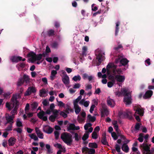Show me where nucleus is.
I'll list each match as a JSON object with an SVG mask.
<instances>
[{"mask_svg": "<svg viewBox=\"0 0 154 154\" xmlns=\"http://www.w3.org/2000/svg\"><path fill=\"white\" fill-rule=\"evenodd\" d=\"M107 75L109 78L114 83L116 80L117 82H123L125 79V76L120 75L122 71L121 68H117V66L114 63H109L107 66Z\"/></svg>", "mask_w": 154, "mask_h": 154, "instance_id": "obj_1", "label": "nucleus"}, {"mask_svg": "<svg viewBox=\"0 0 154 154\" xmlns=\"http://www.w3.org/2000/svg\"><path fill=\"white\" fill-rule=\"evenodd\" d=\"M121 92L117 91L115 92V94L118 96H121L123 94L125 97L124 99V102L126 105H129L131 103L132 99L131 94L128 90L126 88H124L121 90Z\"/></svg>", "mask_w": 154, "mask_h": 154, "instance_id": "obj_2", "label": "nucleus"}, {"mask_svg": "<svg viewBox=\"0 0 154 154\" xmlns=\"http://www.w3.org/2000/svg\"><path fill=\"white\" fill-rule=\"evenodd\" d=\"M20 98V94L16 95L15 96L13 95L11 100L10 103H6V106L8 109L9 110L11 109L14 106L15 104V106H17L19 105V102L17 100V99Z\"/></svg>", "mask_w": 154, "mask_h": 154, "instance_id": "obj_3", "label": "nucleus"}, {"mask_svg": "<svg viewBox=\"0 0 154 154\" xmlns=\"http://www.w3.org/2000/svg\"><path fill=\"white\" fill-rule=\"evenodd\" d=\"M27 56L28 57H31L30 59L32 62L37 61L36 63L38 64H40L42 62V61H40L42 57L41 54L36 55L34 52H32L29 53Z\"/></svg>", "mask_w": 154, "mask_h": 154, "instance_id": "obj_4", "label": "nucleus"}, {"mask_svg": "<svg viewBox=\"0 0 154 154\" xmlns=\"http://www.w3.org/2000/svg\"><path fill=\"white\" fill-rule=\"evenodd\" d=\"M144 109L143 108L139 106H135L134 107V110L135 111L134 116L137 121L139 122L140 121V119L139 116H143Z\"/></svg>", "mask_w": 154, "mask_h": 154, "instance_id": "obj_5", "label": "nucleus"}, {"mask_svg": "<svg viewBox=\"0 0 154 154\" xmlns=\"http://www.w3.org/2000/svg\"><path fill=\"white\" fill-rule=\"evenodd\" d=\"M61 138L68 145H70L72 141V137L71 134L66 133H63L62 134Z\"/></svg>", "mask_w": 154, "mask_h": 154, "instance_id": "obj_6", "label": "nucleus"}, {"mask_svg": "<svg viewBox=\"0 0 154 154\" xmlns=\"http://www.w3.org/2000/svg\"><path fill=\"white\" fill-rule=\"evenodd\" d=\"M115 62L116 64L119 63V66H120L122 65H125L128 63V61L126 59L123 58L122 56H120L116 59Z\"/></svg>", "mask_w": 154, "mask_h": 154, "instance_id": "obj_7", "label": "nucleus"}, {"mask_svg": "<svg viewBox=\"0 0 154 154\" xmlns=\"http://www.w3.org/2000/svg\"><path fill=\"white\" fill-rule=\"evenodd\" d=\"M119 115L121 118H128L131 119L132 117V113L130 110L128 109L126 110L125 112H119Z\"/></svg>", "mask_w": 154, "mask_h": 154, "instance_id": "obj_8", "label": "nucleus"}, {"mask_svg": "<svg viewBox=\"0 0 154 154\" xmlns=\"http://www.w3.org/2000/svg\"><path fill=\"white\" fill-rule=\"evenodd\" d=\"M60 110L56 109H54L53 111V115H51L49 117V119L52 122H54L56 119H58L59 117Z\"/></svg>", "mask_w": 154, "mask_h": 154, "instance_id": "obj_9", "label": "nucleus"}, {"mask_svg": "<svg viewBox=\"0 0 154 154\" xmlns=\"http://www.w3.org/2000/svg\"><path fill=\"white\" fill-rule=\"evenodd\" d=\"M95 53L97 56V58L98 59V61L100 63V64L98 65V66H99L101 62L105 59L104 54L103 53L102 54V52L98 50L95 51Z\"/></svg>", "mask_w": 154, "mask_h": 154, "instance_id": "obj_10", "label": "nucleus"}, {"mask_svg": "<svg viewBox=\"0 0 154 154\" xmlns=\"http://www.w3.org/2000/svg\"><path fill=\"white\" fill-rule=\"evenodd\" d=\"M102 108L101 109L102 117L107 116L109 113V111L106 105L104 104H101Z\"/></svg>", "mask_w": 154, "mask_h": 154, "instance_id": "obj_11", "label": "nucleus"}, {"mask_svg": "<svg viewBox=\"0 0 154 154\" xmlns=\"http://www.w3.org/2000/svg\"><path fill=\"white\" fill-rule=\"evenodd\" d=\"M151 145L146 143H143L140 145V147L141 149L143 150L145 154H148L150 151V149Z\"/></svg>", "mask_w": 154, "mask_h": 154, "instance_id": "obj_12", "label": "nucleus"}, {"mask_svg": "<svg viewBox=\"0 0 154 154\" xmlns=\"http://www.w3.org/2000/svg\"><path fill=\"white\" fill-rule=\"evenodd\" d=\"M36 89L34 86L29 87L24 94L25 96H28L30 95L32 93H35Z\"/></svg>", "mask_w": 154, "mask_h": 154, "instance_id": "obj_13", "label": "nucleus"}, {"mask_svg": "<svg viewBox=\"0 0 154 154\" xmlns=\"http://www.w3.org/2000/svg\"><path fill=\"white\" fill-rule=\"evenodd\" d=\"M37 116L39 119L44 121H46L47 120V117L45 113L43 111H41L38 113Z\"/></svg>", "mask_w": 154, "mask_h": 154, "instance_id": "obj_14", "label": "nucleus"}, {"mask_svg": "<svg viewBox=\"0 0 154 154\" xmlns=\"http://www.w3.org/2000/svg\"><path fill=\"white\" fill-rule=\"evenodd\" d=\"M92 125V124L90 123H86L84 126L85 130L89 133L92 132L93 130V128L91 127Z\"/></svg>", "mask_w": 154, "mask_h": 154, "instance_id": "obj_15", "label": "nucleus"}, {"mask_svg": "<svg viewBox=\"0 0 154 154\" xmlns=\"http://www.w3.org/2000/svg\"><path fill=\"white\" fill-rule=\"evenodd\" d=\"M79 126H76L73 124H70L67 128V131H69L70 130H79Z\"/></svg>", "mask_w": 154, "mask_h": 154, "instance_id": "obj_16", "label": "nucleus"}, {"mask_svg": "<svg viewBox=\"0 0 154 154\" xmlns=\"http://www.w3.org/2000/svg\"><path fill=\"white\" fill-rule=\"evenodd\" d=\"M14 116H10L9 115H6L5 117L6 120L7 121V123H9L10 124H13L14 121Z\"/></svg>", "mask_w": 154, "mask_h": 154, "instance_id": "obj_17", "label": "nucleus"}, {"mask_svg": "<svg viewBox=\"0 0 154 154\" xmlns=\"http://www.w3.org/2000/svg\"><path fill=\"white\" fill-rule=\"evenodd\" d=\"M62 80L66 86H67V85L69 84L70 82L69 77L67 75H63L62 76Z\"/></svg>", "mask_w": 154, "mask_h": 154, "instance_id": "obj_18", "label": "nucleus"}, {"mask_svg": "<svg viewBox=\"0 0 154 154\" xmlns=\"http://www.w3.org/2000/svg\"><path fill=\"white\" fill-rule=\"evenodd\" d=\"M43 131L49 134L53 132V129L48 125H45L43 126Z\"/></svg>", "mask_w": 154, "mask_h": 154, "instance_id": "obj_19", "label": "nucleus"}, {"mask_svg": "<svg viewBox=\"0 0 154 154\" xmlns=\"http://www.w3.org/2000/svg\"><path fill=\"white\" fill-rule=\"evenodd\" d=\"M22 57L19 56H12L11 58V60L13 62H18L19 61L22 60L24 61L25 60V58L22 59Z\"/></svg>", "mask_w": 154, "mask_h": 154, "instance_id": "obj_20", "label": "nucleus"}, {"mask_svg": "<svg viewBox=\"0 0 154 154\" xmlns=\"http://www.w3.org/2000/svg\"><path fill=\"white\" fill-rule=\"evenodd\" d=\"M35 130L37 136L40 139H43L44 135L43 134L38 127L35 128Z\"/></svg>", "mask_w": 154, "mask_h": 154, "instance_id": "obj_21", "label": "nucleus"}, {"mask_svg": "<svg viewBox=\"0 0 154 154\" xmlns=\"http://www.w3.org/2000/svg\"><path fill=\"white\" fill-rule=\"evenodd\" d=\"M107 104L112 107H113L115 105V101L109 97L107 98Z\"/></svg>", "mask_w": 154, "mask_h": 154, "instance_id": "obj_22", "label": "nucleus"}, {"mask_svg": "<svg viewBox=\"0 0 154 154\" xmlns=\"http://www.w3.org/2000/svg\"><path fill=\"white\" fill-rule=\"evenodd\" d=\"M17 140L14 137H10L8 140V145L9 146H13L15 144Z\"/></svg>", "mask_w": 154, "mask_h": 154, "instance_id": "obj_23", "label": "nucleus"}, {"mask_svg": "<svg viewBox=\"0 0 154 154\" xmlns=\"http://www.w3.org/2000/svg\"><path fill=\"white\" fill-rule=\"evenodd\" d=\"M153 92L151 90L147 91L143 96V98L144 99H146L150 98L152 95Z\"/></svg>", "mask_w": 154, "mask_h": 154, "instance_id": "obj_24", "label": "nucleus"}, {"mask_svg": "<svg viewBox=\"0 0 154 154\" xmlns=\"http://www.w3.org/2000/svg\"><path fill=\"white\" fill-rule=\"evenodd\" d=\"M90 102L88 101H85L84 99H82L79 102V104L81 105L84 106L85 107L88 106Z\"/></svg>", "mask_w": 154, "mask_h": 154, "instance_id": "obj_25", "label": "nucleus"}, {"mask_svg": "<svg viewBox=\"0 0 154 154\" xmlns=\"http://www.w3.org/2000/svg\"><path fill=\"white\" fill-rule=\"evenodd\" d=\"M39 95L42 97H46L47 95V91L45 89H42L40 90Z\"/></svg>", "mask_w": 154, "mask_h": 154, "instance_id": "obj_26", "label": "nucleus"}, {"mask_svg": "<svg viewBox=\"0 0 154 154\" xmlns=\"http://www.w3.org/2000/svg\"><path fill=\"white\" fill-rule=\"evenodd\" d=\"M87 48L86 46H83L82 48V57H80V58L81 60H83L82 58L83 57H86L87 55Z\"/></svg>", "mask_w": 154, "mask_h": 154, "instance_id": "obj_27", "label": "nucleus"}, {"mask_svg": "<svg viewBox=\"0 0 154 154\" xmlns=\"http://www.w3.org/2000/svg\"><path fill=\"white\" fill-rule=\"evenodd\" d=\"M28 136L30 137L31 139H33L34 141H38V137L35 133L29 134L28 135Z\"/></svg>", "mask_w": 154, "mask_h": 154, "instance_id": "obj_28", "label": "nucleus"}, {"mask_svg": "<svg viewBox=\"0 0 154 154\" xmlns=\"http://www.w3.org/2000/svg\"><path fill=\"white\" fill-rule=\"evenodd\" d=\"M126 143H124L122 145V150L125 152H128L129 151V147L126 144Z\"/></svg>", "mask_w": 154, "mask_h": 154, "instance_id": "obj_29", "label": "nucleus"}, {"mask_svg": "<svg viewBox=\"0 0 154 154\" xmlns=\"http://www.w3.org/2000/svg\"><path fill=\"white\" fill-rule=\"evenodd\" d=\"M57 72V71L52 70L51 73V75L50 76V79L51 80H53L54 79Z\"/></svg>", "mask_w": 154, "mask_h": 154, "instance_id": "obj_30", "label": "nucleus"}, {"mask_svg": "<svg viewBox=\"0 0 154 154\" xmlns=\"http://www.w3.org/2000/svg\"><path fill=\"white\" fill-rule=\"evenodd\" d=\"M74 108L75 109V111L76 114H79L81 111V108L79 106V105H74Z\"/></svg>", "mask_w": 154, "mask_h": 154, "instance_id": "obj_31", "label": "nucleus"}, {"mask_svg": "<svg viewBox=\"0 0 154 154\" xmlns=\"http://www.w3.org/2000/svg\"><path fill=\"white\" fill-rule=\"evenodd\" d=\"M114 128L115 129L117 132H118L119 130V127L118 125V122L117 121L114 120L112 122Z\"/></svg>", "mask_w": 154, "mask_h": 154, "instance_id": "obj_32", "label": "nucleus"}, {"mask_svg": "<svg viewBox=\"0 0 154 154\" xmlns=\"http://www.w3.org/2000/svg\"><path fill=\"white\" fill-rule=\"evenodd\" d=\"M82 97L81 95L79 96L76 99L73 101V105H78V103L81 100Z\"/></svg>", "mask_w": 154, "mask_h": 154, "instance_id": "obj_33", "label": "nucleus"}, {"mask_svg": "<svg viewBox=\"0 0 154 154\" xmlns=\"http://www.w3.org/2000/svg\"><path fill=\"white\" fill-rule=\"evenodd\" d=\"M16 125L18 127H22L23 124L20 119L17 118L16 121Z\"/></svg>", "mask_w": 154, "mask_h": 154, "instance_id": "obj_34", "label": "nucleus"}, {"mask_svg": "<svg viewBox=\"0 0 154 154\" xmlns=\"http://www.w3.org/2000/svg\"><path fill=\"white\" fill-rule=\"evenodd\" d=\"M90 133L88 131H85V133L84 134L82 138L83 141H85L88 138Z\"/></svg>", "mask_w": 154, "mask_h": 154, "instance_id": "obj_35", "label": "nucleus"}, {"mask_svg": "<svg viewBox=\"0 0 154 154\" xmlns=\"http://www.w3.org/2000/svg\"><path fill=\"white\" fill-rule=\"evenodd\" d=\"M119 136L120 137L121 140H124L123 142L124 143H128L129 142V141L128 140H127L125 137L123 135L121 134L119 135Z\"/></svg>", "mask_w": 154, "mask_h": 154, "instance_id": "obj_36", "label": "nucleus"}, {"mask_svg": "<svg viewBox=\"0 0 154 154\" xmlns=\"http://www.w3.org/2000/svg\"><path fill=\"white\" fill-rule=\"evenodd\" d=\"M72 79L75 82L80 81L81 79V77L79 75L74 76L72 78Z\"/></svg>", "mask_w": 154, "mask_h": 154, "instance_id": "obj_37", "label": "nucleus"}, {"mask_svg": "<svg viewBox=\"0 0 154 154\" xmlns=\"http://www.w3.org/2000/svg\"><path fill=\"white\" fill-rule=\"evenodd\" d=\"M23 77L24 81L26 83H27L29 82L30 79L28 75L24 74L23 75Z\"/></svg>", "mask_w": 154, "mask_h": 154, "instance_id": "obj_38", "label": "nucleus"}, {"mask_svg": "<svg viewBox=\"0 0 154 154\" xmlns=\"http://www.w3.org/2000/svg\"><path fill=\"white\" fill-rule=\"evenodd\" d=\"M89 147L94 148H96L97 147V145L95 143H89L88 144Z\"/></svg>", "mask_w": 154, "mask_h": 154, "instance_id": "obj_39", "label": "nucleus"}, {"mask_svg": "<svg viewBox=\"0 0 154 154\" xmlns=\"http://www.w3.org/2000/svg\"><path fill=\"white\" fill-rule=\"evenodd\" d=\"M88 119L89 121L91 122H94L95 120V117L94 116H92L90 115H88Z\"/></svg>", "mask_w": 154, "mask_h": 154, "instance_id": "obj_40", "label": "nucleus"}, {"mask_svg": "<svg viewBox=\"0 0 154 154\" xmlns=\"http://www.w3.org/2000/svg\"><path fill=\"white\" fill-rule=\"evenodd\" d=\"M25 64L24 63H19L17 66V67L19 70H20V68H23L24 67Z\"/></svg>", "mask_w": 154, "mask_h": 154, "instance_id": "obj_41", "label": "nucleus"}, {"mask_svg": "<svg viewBox=\"0 0 154 154\" xmlns=\"http://www.w3.org/2000/svg\"><path fill=\"white\" fill-rule=\"evenodd\" d=\"M119 22H118L116 23V30H115V35H117L119 31Z\"/></svg>", "mask_w": 154, "mask_h": 154, "instance_id": "obj_42", "label": "nucleus"}, {"mask_svg": "<svg viewBox=\"0 0 154 154\" xmlns=\"http://www.w3.org/2000/svg\"><path fill=\"white\" fill-rule=\"evenodd\" d=\"M98 137V134L97 132L94 131L92 134V137L94 139H97Z\"/></svg>", "mask_w": 154, "mask_h": 154, "instance_id": "obj_43", "label": "nucleus"}, {"mask_svg": "<svg viewBox=\"0 0 154 154\" xmlns=\"http://www.w3.org/2000/svg\"><path fill=\"white\" fill-rule=\"evenodd\" d=\"M17 107L15 106L14 109L11 111V113L12 114L11 116H14L17 114Z\"/></svg>", "mask_w": 154, "mask_h": 154, "instance_id": "obj_44", "label": "nucleus"}, {"mask_svg": "<svg viewBox=\"0 0 154 154\" xmlns=\"http://www.w3.org/2000/svg\"><path fill=\"white\" fill-rule=\"evenodd\" d=\"M38 105V104L36 102H33L31 104V107L32 110L36 109Z\"/></svg>", "mask_w": 154, "mask_h": 154, "instance_id": "obj_45", "label": "nucleus"}, {"mask_svg": "<svg viewBox=\"0 0 154 154\" xmlns=\"http://www.w3.org/2000/svg\"><path fill=\"white\" fill-rule=\"evenodd\" d=\"M24 82V80L22 78L19 79L17 83V85L18 86H20L23 84Z\"/></svg>", "mask_w": 154, "mask_h": 154, "instance_id": "obj_46", "label": "nucleus"}, {"mask_svg": "<svg viewBox=\"0 0 154 154\" xmlns=\"http://www.w3.org/2000/svg\"><path fill=\"white\" fill-rule=\"evenodd\" d=\"M78 120L79 123H82L84 122L85 118L78 116Z\"/></svg>", "mask_w": 154, "mask_h": 154, "instance_id": "obj_47", "label": "nucleus"}, {"mask_svg": "<svg viewBox=\"0 0 154 154\" xmlns=\"http://www.w3.org/2000/svg\"><path fill=\"white\" fill-rule=\"evenodd\" d=\"M10 125H8L6 129L7 131H11L12 130V128L13 124H10Z\"/></svg>", "mask_w": 154, "mask_h": 154, "instance_id": "obj_48", "label": "nucleus"}, {"mask_svg": "<svg viewBox=\"0 0 154 154\" xmlns=\"http://www.w3.org/2000/svg\"><path fill=\"white\" fill-rule=\"evenodd\" d=\"M57 105L60 107H64L65 104L61 101H60L57 103Z\"/></svg>", "mask_w": 154, "mask_h": 154, "instance_id": "obj_49", "label": "nucleus"}, {"mask_svg": "<svg viewBox=\"0 0 154 154\" xmlns=\"http://www.w3.org/2000/svg\"><path fill=\"white\" fill-rule=\"evenodd\" d=\"M95 151L93 149H89L88 151V154H94Z\"/></svg>", "mask_w": 154, "mask_h": 154, "instance_id": "obj_50", "label": "nucleus"}, {"mask_svg": "<svg viewBox=\"0 0 154 154\" xmlns=\"http://www.w3.org/2000/svg\"><path fill=\"white\" fill-rule=\"evenodd\" d=\"M111 135L112 137L113 138V139L116 140L118 138V136L116 135V133L113 132L111 133Z\"/></svg>", "mask_w": 154, "mask_h": 154, "instance_id": "obj_51", "label": "nucleus"}, {"mask_svg": "<svg viewBox=\"0 0 154 154\" xmlns=\"http://www.w3.org/2000/svg\"><path fill=\"white\" fill-rule=\"evenodd\" d=\"M145 65L146 66H148L150 65L151 62L150 61V60L148 58L145 60Z\"/></svg>", "mask_w": 154, "mask_h": 154, "instance_id": "obj_52", "label": "nucleus"}, {"mask_svg": "<svg viewBox=\"0 0 154 154\" xmlns=\"http://www.w3.org/2000/svg\"><path fill=\"white\" fill-rule=\"evenodd\" d=\"M29 103H27L26 105L25 110V111L26 113H27L29 112Z\"/></svg>", "mask_w": 154, "mask_h": 154, "instance_id": "obj_53", "label": "nucleus"}, {"mask_svg": "<svg viewBox=\"0 0 154 154\" xmlns=\"http://www.w3.org/2000/svg\"><path fill=\"white\" fill-rule=\"evenodd\" d=\"M60 114L64 118H66L67 116V114L64 111H61L60 113Z\"/></svg>", "mask_w": 154, "mask_h": 154, "instance_id": "obj_54", "label": "nucleus"}, {"mask_svg": "<svg viewBox=\"0 0 154 154\" xmlns=\"http://www.w3.org/2000/svg\"><path fill=\"white\" fill-rule=\"evenodd\" d=\"M115 147L116 150L118 152H120V147L119 144H116L115 146Z\"/></svg>", "mask_w": 154, "mask_h": 154, "instance_id": "obj_55", "label": "nucleus"}, {"mask_svg": "<svg viewBox=\"0 0 154 154\" xmlns=\"http://www.w3.org/2000/svg\"><path fill=\"white\" fill-rule=\"evenodd\" d=\"M42 103L45 106H48L49 103L48 101L46 99L44 100L43 101Z\"/></svg>", "mask_w": 154, "mask_h": 154, "instance_id": "obj_56", "label": "nucleus"}, {"mask_svg": "<svg viewBox=\"0 0 154 154\" xmlns=\"http://www.w3.org/2000/svg\"><path fill=\"white\" fill-rule=\"evenodd\" d=\"M54 31L53 30H49L48 32V35L49 36H52L54 35Z\"/></svg>", "mask_w": 154, "mask_h": 154, "instance_id": "obj_57", "label": "nucleus"}, {"mask_svg": "<svg viewBox=\"0 0 154 154\" xmlns=\"http://www.w3.org/2000/svg\"><path fill=\"white\" fill-rule=\"evenodd\" d=\"M54 134L55 138L56 139H57L59 135V131H55L54 132Z\"/></svg>", "mask_w": 154, "mask_h": 154, "instance_id": "obj_58", "label": "nucleus"}, {"mask_svg": "<svg viewBox=\"0 0 154 154\" xmlns=\"http://www.w3.org/2000/svg\"><path fill=\"white\" fill-rule=\"evenodd\" d=\"M115 83L112 81V82H108L107 83L108 87L109 88L112 87L113 86V84Z\"/></svg>", "mask_w": 154, "mask_h": 154, "instance_id": "obj_59", "label": "nucleus"}, {"mask_svg": "<svg viewBox=\"0 0 154 154\" xmlns=\"http://www.w3.org/2000/svg\"><path fill=\"white\" fill-rule=\"evenodd\" d=\"M89 149L86 147L83 148L82 150V152H83L85 153H88Z\"/></svg>", "mask_w": 154, "mask_h": 154, "instance_id": "obj_60", "label": "nucleus"}, {"mask_svg": "<svg viewBox=\"0 0 154 154\" xmlns=\"http://www.w3.org/2000/svg\"><path fill=\"white\" fill-rule=\"evenodd\" d=\"M54 146L55 147L59 149L61 148L62 146L60 144L58 143H55Z\"/></svg>", "mask_w": 154, "mask_h": 154, "instance_id": "obj_61", "label": "nucleus"}, {"mask_svg": "<svg viewBox=\"0 0 154 154\" xmlns=\"http://www.w3.org/2000/svg\"><path fill=\"white\" fill-rule=\"evenodd\" d=\"M140 125L139 123L137 124L135 127V130L136 131H138L140 128Z\"/></svg>", "mask_w": 154, "mask_h": 154, "instance_id": "obj_62", "label": "nucleus"}, {"mask_svg": "<svg viewBox=\"0 0 154 154\" xmlns=\"http://www.w3.org/2000/svg\"><path fill=\"white\" fill-rule=\"evenodd\" d=\"M132 149L133 151L137 152V154H140V152H138L137 148L135 147H133L132 148Z\"/></svg>", "mask_w": 154, "mask_h": 154, "instance_id": "obj_63", "label": "nucleus"}, {"mask_svg": "<svg viewBox=\"0 0 154 154\" xmlns=\"http://www.w3.org/2000/svg\"><path fill=\"white\" fill-rule=\"evenodd\" d=\"M75 140L76 141H78L79 140V137L78 134L77 133H75L74 136Z\"/></svg>", "mask_w": 154, "mask_h": 154, "instance_id": "obj_64", "label": "nucleus"}]
</instances>
